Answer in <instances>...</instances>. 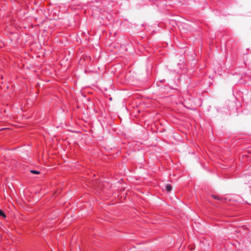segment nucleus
I'll return each instance as SVG.
<instances>
[{
  "label": "nucleus",
  "mask_w": 251,
  "mask_h": 251,
  "mask_svg": "<svg viewBox=\"0 0 251 251\" xmlns=\"http://www.w3.org/2000/svg\"><path fill=\"white\" fill-rule=\"evenodd\" d=\"M172 186L170 185V184H167L166 186H165V190L167 191V192H170L172 190Z\"/></svg>",
  "instance_id": "f257e3e1"
},
{
  "label": "nucleus",
  "mask_w": 251,
  "mask_h": 251,
  "mask_svg": "<svg viewBox=\"0 0 251 251\" xmlns=\"http://www.w3.org/2000/svg\"><path fill=\"white\" fill-rule=\"evenodd\" d=\"M0 215L4 218L6 217L5 214L3 212V211L0 209Z\"/></svg>",
  "instance_id": "f03ea898"
},
{
  "label": "nucleus",
  "mask_w": 251,
  "mask_h": 251,
  "mask_svg": "<svg viewBox=\"0 0 251 251\" xmlns=\"http://www.w3.org/2000/svg\"><path fill=\"white\" fill-rule=\"evenodd\" d=\"M30 172L32 174H37V175H38L40 173L39 171H35V170H30Z\"/></svg>",
  "instance_id": "7ed1b4c3"
},
{
  "label": "nucleus",
  "mask_w": 251,
  "mask_h": 251,
  "mask_svg": "<svg viewBox=\"0 0 251 251\" xmlns=\"http://www.w3.org/2000/svg\"><path fill=\"white\" fill-rule=\"evenodd\" d=\"M212 197H213L215 199H218V200H219V199L218 196L213 195V196H212Z\"/></svg>",
  "instance_id": "20e7f679"
}]
</instances>
